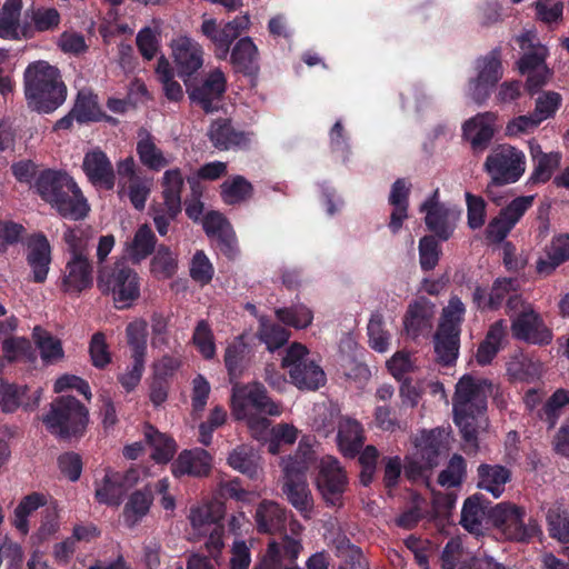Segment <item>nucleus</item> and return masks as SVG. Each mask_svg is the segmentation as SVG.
I'll return each mask as SVG.
<instances>
[{
    "label": "nucleus",
    "mask_w": 569,
    "mask_h": 569,
    "mask_svg": "<svg viewBox=\"0 0 569 569\" xmlns=\"http://www.w3.org/2000/svg\"><path fill=\"white\" fill-rule=\"evenodd\" d=\"M495 116L490 112L481 113L463 124V134L475 150H483L493 136L492 123Z\"/></svg>",
    "instance_id": "473e14b6"
},
{
    "label": "nucleus",
    "mask_w": 569,
    "mask_h": 569,
    "mask_svg": "<svg viewBox=\"0 0 569 569\" xmlns=\"http://www.w3.org/2000/svg\"><path fill=\"white\" fill-rule=\"evenodd\" d=\"M23 79L26 99L39 112H52L67 99V86L59 69L47 61L30 63Z\"/></svg>",
    "instance_id": "7ed1b4c3"
},
{
    "label": "nucleus",
    "mask_w": 569,
    "mask_h": 569,
    "mask_svg": "<svg viewBox=\"0 0 569 569\" xmlns=\"http://www.w3.org/2000/svg\"><path fill=\"white\" fill-rule=\"evenodd\" d=\"M465 306L458 297H452L442 310L441 322L438 329L460 332V323L465 315Z\"/></svg>",
    "instance_id": "774afa93"
},
{
    "label": "nucleus",
    "mask_w": 569,
    "mask_h": 569,
    "mask_svg": "<svg viewBox=\"0 0 569 569\" xmlns=\"http://www.w3.org/2000/svg\"><path fill=\"white\" fill-rule=\"evenodd\" d=\"M247 352L248 347L241 337L227 347L224 352V365L231 381L238 379L241 376L246 367Z\"/></svg>",
    "instance_id": "5fc2aeb1"
},
{
    "label": "nucleus",
    "mask_w": 569,
    "mask_h": 569,
    "mask_svg": "<svg viewBox=\"0 0 569 569\" xmlns=\"http://www.w3.org/2000/svg\"><path fill=\"white\" fill-rule=\"evenodd\" d=\"M500 54L501 50L499 48H495L485 57L479 58L476 63L478 71L476 78L496 86V83L502 77Z\"/></svg>",
    "instance_id": "3c124183"
},
{
    "label": "nucleus",
    "mask_w": 569,
    "mask_h": 569,
    "mask_svg": "<svg viewBox=\"0 0 569 569\" xmlns=\"http://www.w3.org/2000/svg\"><path fill=\"white\" fill-rule=\"evenodd\" d=\"M435 305L427 298L420 297L409 303L403 317V328L408 337L417 339L432 328Z\"/></svg>",
    "instance_id": "dca6fc26"
},
{
    "label": "nucleus",
    "mask_w": 569,
    "mask_h": 569,
    "mask_svg": "<svg viewBox=\"0 0 569 569\" xmlns=\"http://www.w3.org/2000/svg\"><path fill=\"white\" fill-rule=\"evenodd\" d=\"M511 477V470L505 466L481 463L477 468V487L491 493L493 498H499Z\"/></svg>",
    "instance_id": "5701e85b"
},
{
    "label": "nucleus",
    "mask_w": 569,
    "mask_h": 569,
    "mask_svg": "<svg viewBox=\"0 0 569 569\" xmlns=\"http://www.w3.org/2000/svg\"><path fill=\"white\" fill-rule=\"evenodd\" d=\"M172 57L177 72L180 77H190L203 63V50L193 39L179 37L171 43Z\"/></svg>",
    "instance_id": "4468645a"
},
{
    "label": "nucleus",
    "mask_w": 569,
    "mask_h": 569,
    "mask_svg": "<svg viewBox=\"0 0 569 569\" xmlns=\"http://www.w3.org/2000/svg\"><path fill=\"white\" fill-rule=\"evenodd\" d=\"M485 509L480 495H473L466 499L461 510V526L469 532L478 533L482 527Z\"/></svg>",
    "instance_id": "de8ad7c7"
},
{
    "label": "nucleus",
    "mask_w": 569,
    "mask_h": 569,
    "mask_svg": "<svg viewBox=\"0 0 569 569\" xmlns=\"http://www.w3.org/2000/svg\"><path fill=\"white\" fill-rule=\"evenodd\" d=\"M224 91L226 78L219 69L210 72L200 86L191 90L188 89L190 100L199 104L207 113L218 109V102Z\"/></svg>",
    "instance_id": "2eb2a0df"
},
{
    "label": "nucleus",
    "mask_w": 569,
    "mask_h": 569,
    "mask_svg": "<svg viewBox=\"0 0 569 569\" xmlns=\"http://www.w3.org/2000/svg\"><path fill=\"white\" fill-rule=\"evenodd\" d=\"M152 500V493L148 488L134 491L123 509L126 523L131 528L134 527L149 512Z\"/></svg>",
    "instance_id": "79ce46f5"
},
{
    "label": "nucleus",
    "mask_w": 569,
    "mask_h": 569,
    "mask_svg": "<svg viewBox=\"0 0 569 569\" xmlns=\"http://www.w3.org/2000/svg\"><path fill=\"white\" fill-rule=\"evenodd\" d=\"M88 422V409L72 396L54 399L50 411L43 417L48 430L63 439L82 436Z\"/></svg>",
    "instance_id": "423d86ee"
},
{
    "label": "nucleus",
    "mask_w": 569,
    "mask_h": 569,
    "mask_svg": "<svg viewBox=\"0 0 569 569\" xmlns=\"http://www.w3.org/2000/svg\"><path fill=\"white\" fill-rule=\"evenodd\" d=\"M152 179L147 177L134 178L133 181H124L120 193L128 196L130 202L137 210H142L151 192Z\"/></svg>",
    "instance_id": "6e6d98bb"
},
{
    "label": "nucleus",
    "mask_w": 569,
    "mask_h": 569,
    "mask_svg": "<svg viewBox=\"0 0 569 569\" xmlns=\"http://www.w3.org/2000/svg\"><path fill=\"white\" fill-rule=\"evenodd\" d=\"M44 505V497L40 493L33 492L24 497L14 509L13 523L16 528L22 533L28 532V516Z\"/></svg>",
    "instance_id": "e2e57ef3"
},
{
    "label": "nucleus",
    "mask_w": 569,
    "mask_h": 569,
    "mask_svg": "<svg viewBox=\"0 0 569 569\" xmlns=\"http://www.w3.org/2000/svg\"><path fill=\"white\" fill-rule=\"evenodd\" d=\"M207 134L212 146L219 150L243 149L250 142L248 134L237 130L229 119L212 121Z\"/></svg>",
    "instance_id": "f3484780"
},
{
    "label": "nucleus",
    "mask_w": 569,
    "mask_h": 569,
    "mask_svg": "<svg viewBox=\"0 0 569 569\" xmlns=\"http://www.w3.org/2000/svg\"><path fill=\"white\" fill-rule=\"evenodd\" d=\"M441 249L433 236H425L419 241V263L423 271H430L439 262Z\"/></svg>",
    "instance_id": "338daca9"
},
{
    "label": "nucleus",
    "mask_w": 569,
    "mask_h": 569,
    "mask_svg": "<svg viewBox=\"0 0 569 569\" xmlns=\"http://www.w3.org/2000/svg\"><path fill=\"white\" fill-rule=\"evenodd\" d=\"M249 406L260 413L273 417L280 416L282 412L281 405L274 402L268 396L267 389L260 382H252L233 388L232 415L237 420L247 418Z\"/></svg>",
    "instance_id": "1a4fd4ad"
},
{
    "label": "nucleus",
    "mask_w": 569,
    "mask_h": 569,
    "mask_svg": "<svg viewBox=\"0 0 569 569\" xmlns=\"http://www.w3.org/2000/svg\"><path fill=\"white\" fill-rule=\"evenodd\" d=\"M254 519L259 532L273 535L284 528L287 511L276 501L263 500L256 508Z\"/></svg>",
    "instance_id": "bb28decb"
},
{
    "label": "nucleus",
    "mask_w": 569,
    "mask_h": 569,
    "mask_svg": "<svg viewBox=\"0 0 569 569\" xmlns=\"http://www.w3.org/2000/svg\"><path fill=\"white\" fill-rule=\"evenodd\" d=\"M156 237L147 224L141 226L130 244V254L133 260L140 261L148 257L154 249Z\"/></svg>",
    "instance_id": "0e129e2a"
},
{
    "label": "nucleus",
    "mask_w": 569,
    "mask_h": 569,
    "mask_svg": "<svg viewBox=\"0 0 569 569\" xmlns=\"http://www.w3.org/2000/svg\"><path fill=\"white\" fill-rule=\"evenodd\" d=\"M281 491L286 500L303 517L313 509V497L307 478H281Z\"/></svg>",
    "instance_id": "4be33fe9"
},
{
    "label": "nucleus",
    "mask_w": 569,
    "mask_h": 569,
    "mask_svg": "<svg viewBox=\"0 0 569 569\" xmlns=\"http://www.w3.org/2000/svg\"><path fill=\"white\" fill-rule=\"evenodd\" d=\"M338 446L345 457H356L365 443V431L359 421L342 417L338 422Z\"/></svg>",
    "instance_id": "393cba45"
},
{
    "label": "nucleus",
    "mask_w": 569,
    "mask_h": 569,
    "mask_svg": "<svg viewBox=\"0 0 569 569\" xmlns=\"http://www.w3.org/2000/svg\"><path fill=\"white\" fill-rule=\"evenodd\" d=\"M532 40L533 36L531 33H523L518 37L521 49L526 51L519 61V69L522 73L529 70L547 68L545 60L548 49L540 43L535 44Z\"/></svg>",
    "instance_id": "e433bc0d"
},
{
    "label": "nucleus",
    "mask_w": 569,
    "mask_h": 569,
    "mask_svg": "<svg viewBox=\"0 0 569 569\" xmlns=\"http://www.w3.org/2000/svg\"><path fill=\"white\" fill-rule=\"evenodd\" d=\"M336 551L337 557L341 560L340 569H367V561L361 549L348 539H338Z\"/></svg>",
    "instance_id": "864d4df0"
},
{
    "label": "nucleus",
    "mask_w": 569,
    "mask_h": 569,
    "mask_svg": "<svg viewBox=\"0 0 569 569\" xmlns=\"http://www.w3.org/2000/svg\"><path fill=\"white\" fill-rule=\"evenodd\" d=\"M236 71L256 76L259 71V51L250 37L241 38L230 54Z\"/></svg>",
    "instance_id": "c85d7f7f"
},
{
    "label": "nucleus",
    "mask_w": 569,
    "mask_h": 569,
    "mask_svg": "<svg viewBox=\"0 0 569 569\" xmlns=\"http://www.w3.org/2000/svg\"><path fill=\"white\" fill-rule=\"evenodd\" d=\"M289 331L283 327L270 323L264 317L260 318L258 337L267 345L268 350L274 351L282 347L289 339Z\"/></svg>",
    "instance_id": "13d9d810"
},
{
    "label": "nucleus",
    "mask_w": 569,
    "mask_h": 569,
    "mask_svg": "<svg viewBox=\"0 0 569 569\" xmlns=\"http://www.w3.org/2000/svg\"><path fill=\"white\" fill-rule=\"evenodd\" d=\"M208 237L218 240L221 250L231 256L236 250V238L231 224L226 217L218 211L208 212L202 221Z\"/></svg>",
    "instance_id": "a878e982"
},
{
    "label": "nucleus",
    "mask_w": 569,
    "mask_h": 569,
    "mask_svg": "<svg viewBox=\"0 0 569 569\" xmlns=\"http://www.w3.org/2000/svg\"><path fill=\"white\" fill-rule=\"evenodd\" d=\"M144 437L153 449L152 459L160 463H166L172 459L177 450L173 439L159 432L152 426L146 427Z\"/></svg>",
    "instance_id": "a18cd8bd"
},
{
    "label": "nucleus",
    "mask_w": 569,
    "mask_h": 569,
    "mask_svg": "<svg viewBox=\"0 0 569 569\" xmlns=\"http://www.w3.org/2000/svg\"><path fill=\"white\" fill-rule=\"evenodd\" d=\"M492 383L470 375L462 376L452 397L453 421L458 426L468 453H477L478 436L488 428L487 401Z\"/></svg>",
    "instance_id": "f257e3e1"
},
{
    "label": "nucleus",
    "mask_w": 569,
    "mask_h": 569,
    "mask_svg": "<svg viewBox=\"0 0 569 569\" xmlns=\"http://www.w3.org/2000/svg\"><path fill=\"white\" fill-rule=\"evenodd\" d=\"M128 345L132 349V358L144 359L147 350V322L136 320L126 329Z\"/></svg>",
    "instance_id": "680f3d73"
},
{
    "label": "nucleus",
    "mask_w": 569,
    "mask_h": 569,
    "mask_svg": "<svg viewBox=\"0 0 569 569\" xmlns=\"http://www.w3.org/2000/svg\"><path fill=\"white\" fill-rule=\"evenodd\" d=\"M184 186V179L179 169H170L163 173L161 179V189L163 203L171 217H177L181 212V192Z\"/></svg>",
    "instance_id": "7c9ffc66"
},
{
    "label": "nucleus",
    "mask_w": 569,
    "mask_h": 569,
    "mask_svg": "<svg viewBox=\"0 0 569 569\" xmlns=\"http://www.w3.org/2000/svg\"><path fill=\"white\" fill-rule=\"evenodd\" d=\"M506 335L507 327L505 320H498L491 325L476 353V359L479 365L485 366L491 362L501 349Z\"/></svg>",
    "instance_id": "c9c22d12"
},
{
    "label": "nucleus",
    "mask_w": 569,
    "mask_h": 569,
    "mask_svg": "<svg viewBox=\"0 0 569 569\" xmlns=\"http://www.w3.org/2000/svg\"><path fill=\"white\" fill-rule=\"evenodd\" d=\"M22 0H6L0 10V37L17 38Z\"/></svg>",
    "instance_id": "8fccbe9b"
},
{
    "label": "nucleus",
    "mask_w": 569,
    "mask_h": 569,
    "mask_svg": "<svg viewBox=\"0 0 569 569\" xmlns=\"http://www.w3.org/2000/svg\"><path fill=\"white\" fill-rule=\"evenodd\" d=\"M27 261L32 269L33 280L43 282L51 262V247L46 236L39 233L29 240Z\"/></svg>",
    "instance_id": "b1692460"
},
{
    "label": "nucleus",
    "mask_w": 569,
    "mask_h": 569,
    "mask_svg": "<svg viewBox=\"0 0 569 569\" xmlns=\"http://www.w3.org/2000/svg\"><path fill=\"white\" fill-rule=\"evenodd\" d=\"M483 167L491 177L488 184V192L491 194L493 187L516 182L523 174L525 154L512 146L501 144L490 152Z\"/></svg>",
    "instance_id": "0eeeda50"
},
{
    "label": "nucleus",
    "mask_w": 569,
    "mask_h": 569,
    "mask_svg": "<svg viewBox=\"0 0 569 569\" xmlns=\"http://www.w3.org/2000/svg\"><path fill=\"white\" fill-rule=\"evenodd\" d=\"M72 116L81 123L99 120L100 109L96 97L90 92L80 91L72 108Z\"/></svg>",
    "instance_id": "bf43d9fd"
},
{
    "label": "nucleus",
    "mask_w": 569,
    "mask_h": 569,
    "mask_svg": "<svg viewBox=\"0 0 569 569\" xmlns=\"http://www.w3.org/2000/svg\"><path fill=\"white\" fill-rule=\"evenodd\" d=\"M308 349L292 343L282 358L281 366L288 371L291 382L300 390H317L326 381L323 370L308 357Z\"/></svg>",
    "instance_id": "6e6552de"
},
{
    "label": "nucleus",
    "mask_w": 569,
    "mask_h": 569,
    "mask_svg": "<svg viewBox=\"0 0 569 569\" xmlns=\"http://www.w3.org/2000/svg\"><path fill=\"white\" fill-rule=\"evenodd\" d=\"M532 196H522L513 199L487 227V238L493 242H501L523 213L532 206Z\"/></svg>",
    "instance_id": "9b49d317"
},
{
    "label": "nucleus",
    "mask_w": 569,
    "mask_h": 569,
    "mask_svg": "<svg viewBox=\"0 0 569 569\" xmlns=\"http://www.w3.org/2000/svg\"><path fill=\"white\" fill-rule=\"evenodd\" d=\"M126 492V488L122 487L118 472H107L102 483L96 489V498L101 503L119 506Z\"/></svg>",
    "instance_id": "09e8293b"
},
{
    "label": "nucleus",
    "mask_w": 569,
    "mask_h": 569,
    "mask_svg": "<svg viewBox=\"0 0 569 569\" xmlns=\"http://www.w3.org/2000/svg\"><path fill=\"white\" fill-rule=\"evenodd\" d=\"M569 260V234L561 233L553 237L545 248V256L537 261V272L543 276L551 274L560 264Z\"/></svg>",
    "instance_id": "cd10ccee"
},
{
    "label": "nucleus",
    "mask_w": 569,
    "mask_h": 569,
    "mask_svg": "<svg viewBox=\"0 0 569 569\" xmlns=\"http://www.w3.org/2000/svg\"><path fill=\"white\" fill-rule=\"evenodd\" d=\"M69 258H88L91 236L81 228L68 229L63 234Z\"/></svg>",
    "instance_id": "4d7b16f0"
},
{
    "label": "nucleus",
    "mask_w": 569,
    "mask_h": 569,
    "mask_svg": "<svg viewBox=\"0 0 569 569\" xmlns=\"http://www.w3.org/2000/svg\"><path fill=\"white\" fill-rule=\"evenodd\" d=\"M92 271V263L88 258H69L63 270L62 290L68 293L79 295L83 290L91 288L93 283Z\"/></svg>",
    "instance_id": "a211bd4d"
},
{
    "label": "nucleus",
    "mask_w": 569,
    "mask_h": 569,
    "mask_svg": "<svg viewBox=\"0 0 569 569\" xmlns=\"http://www.w3.org/2000/svg\"><path fill=\"white\" fill-rule=\"evenodd\" d=\"M316 458L309 446H299L297 451L282 460V472L284 478H307V472L313 465Z\"/></svg>",
    "instance_id": "58836bf2"
},
{
    "label": "nucleus",
    "mask_w": 569,
    "mask_h": 569,
    "mask_svg": "<svg viewBox=\"0 0 569 569\" xmlns=\"http://www.w3.org/2000/svg\"><path fill=\"white\" fill-rule=\"evenodd\" d=\"M445 432L439 429L421 431L415 438L416 456L427 461V466L437 467L439 457L445 449Z\"/></svg>",
    "instance_id": "c756f323"
},
{
    "label": "nucleus",
    "mask_w": 569,
    "mask_h": 569,
    "mask_svg": "<svg viewBox=\"0 0 569 569\" xmlns=\"http://www.w3.org/2000/svg\"><path fill=\"white\" fill-rule=\"evenodd\" d=\"M211 468V457L204 449L183 450L171 465L174 477L207 476Z\"/></svg>",
    "instance_id": "412c9836"
},
{
    "label": "nucleus",
    "mask_w": 569,
    "mask_h": 569,
    "mask_svg": "<svg viewBox=\"0 0 569 569\" xmlns=\"http://www.w3.org/2000/svg\"><path fill=\"white\" fill-rule=\"evenodd\" d=\"M259 457L253 448L241 445L236 447L228 457V465L239 472L250 477L257 478L259 475L258 466Z\"/></svg>",
    "instance_id": "37998d69"
},
{
    "label": "nucleus",
    "mask_w": 569,
    "mask_h": 569,
    "mask_svg": "<svg viewBox=\"0 0 569 569\" xmlns=\"http://www.w3.org/2000/svg\"><path fill=\"white\" fill-rule=\"evenodd\" d=\"M137 153L141 163L151 170H160L169 164L162 150L157 147L154 138L146 129L138 132Z\"/></svg>",
    "instance_id": "f704fd0d"
},
{
    "label": "nucleus",
    "mask_w": 569,
    "mask_h": 569,
    "mask_svg": "<svg viewBox=\"0 0 569 569\" xmlns=\"http://www.w3.org/2000/svg\"><path fill=\"white\" fill-rule=\"evenodd\" d=\"M97 287L103 296L111 297L119 310L130 308L140 297V277L123 261L99 267Z\"/></svg>",
    "instance_id": "20e7f679"
},
{
    "label": "nucleus",
    "mask_w": 569,
    "mask_h": 569,
    "mask_svg": "<svg viewBox=\"0 0 569 569\" xmlns=\"http://www.w3.org/2000/svg\"><path fill=\"white\" fill-rule=\"evenodd\" d=\"M506 312L511 319V333L515 339L539 346L551 342V330L533 306L521 296H512L506 301Z\"/></svg>",
    "instance_id": "39448f33"
},
{
    "label": "nucleus",
    "mask_w": 569,
    "mask_h": 569,
    "mask_svg": "<svg viewBox=\"0 0 569 569\" xmlns=\"http://www.w3.org/2000/svg\"><path fill=\"white\" fill-rule=\"evenodd\" d=\"M204 548L207 555L193 553L189 557L187 569H219L221 565V550L223 541L221 540V530L216 529L208 537Z\"/></svg>",
    "instance_id": "72a5a7b5"
},
{
    "label": "nucleus",
    "mask_w": 569,
    "mask_h": 569,
    "mask_svg": "<svg viewBox=\"0 0 569 569\" xmlns=\"http://www.w3.org/2000/svg\"><path fill=\"white\" fill-rule=\"evenodd\" d=\"M201 32L214 46L216 57L221 60L227 59L232 42L224 27L219 28L214 19H204L201 24Z\"/></svg>",
    "instance_id": "603ef678"
},
{
    "label": "nucleus",
    "mask_w": 569,
    "mask_h": 569,
    "mask_svg": "<svg viewBox=\"0 0 569 569\" xmlns=\"http://www.w3.org/2000/svg\"><path fill=\"white\" fill-rule=\"evenodd\" d=\"M302 549L299 539L284 536L281 543L272 541L256 569H301L296 560Z\"/></svg>",
    "instance_id": "ddd939ff"
},
{
    "label": "nucleus",
    "mask_w": 569,
    "mask_h": 569,
    "mask_svg": "<svg viewBox=\"0 0 569 569\" xmlns=\"http://www.w3.org/2000/svg\"><path fill=\"white\" fill-rule=\"evenodd\" d=\"M276 315L281 322L297 329L307 328L313 319L312 311L305 306L280 308L276 310Z\"/></svg>",
    "instance_id": "69168bd1"
},
{
    "label": "nucleus",
    "mask_w": 569,
    "mask_h": 569,
    "mask_svg": "<svg viewBox=\"0 0 569 569\" xmlns=\"http://www.w3.org/2000/svg\"><path fill=\"white\" fill-rule=\"evenodd\" d=\"M482 557H472L465 551L462 543L459 539H450L445 546L441 560L442 569H476L475 561Z\"/></svg>",
    "instance_id": "ea45409f"
},
{
    "label": "nucleus",
    "mask_w": 569,
    "mask_h": 569,
    "mask_svg": "<svg viewBox=\"0 0 569 569\" xmlns=\"http://www.w3.org/2000/svg\"><path fill=\"white\" fill-rule=\"evenodd\" d=\"M460 332L438 329L435 335V351L437 359L443 365H451L456 361L459 351Z\"/></svg>",
    "instance_id": "49530a36"
},
{
    "label": "nucleus",
    "mask_w": 569,
    "mask_h": 569,
    "mask_svg": "<svg viewBox=\"0 0 569 569\" xmlns=\"http://www.w3.org/2000/svg\"><path fill=\"white\" fill-rule=\"evenodd\" d=\"M519 283L516 279L512 278H499L497 279L489 292L488 303L489 309L496 310L501 307L503 300L508 299L512 296H520L518 293Z\"/></svg>",
    "instance_id": "052dcab7"
},
{
    "label": "nucleus",
    "mask_w": 569,
    "mask_h": 569,
    "mask_svg": "<svg viewBox=\"0 0 569 569\" xmlns=\"http://www.w3.org/2000/svg\"><path fill=\"white\" fill-rule=\"evenodd\" d=\"M549 536L559 542H569V510L560 503L551 505L546 511Z\"/></svg>",
    "instance_id": "a19ab883"
},
{
    "label": "nucleus",
    "mask_w": 569,
    "mask_h": 569,
    "mask_svg": "<svg viewBox=\"0 0 569 569\" xmlns=\"http://www.w3.org/2000/svg\"><path fill=\"white\" fill-rule=\"evenodd\" d=\"M32 338L40 350L41 360L47 365L61 361L64 358L62 342L49 331L37 326L33 328Z\"/></svg>",
    "instance_id": "4c0bfd02"
},
{
    "label": "nucleus",
    "mask_w": 569,
    "mask_h": 569,
    "mask_svg": "<svg viewBox=\"0 0 569 569\" xmlns=\"http://www.w3.org/2000/svg\"><path fill=\"white\" fill-rule=\"evenodd\" d=\"M38 194L67 219L80 220L90 208L72 177L63 171L44 170L34 183Z\"/></svg>",
    "instance_id": "f03ea898"
},
{
    "label": "nucleus",
    "mask_w": 569,
    "mask_h": 569,
    "mask_svg": "<svg viewBox=\"0 0 569 569\" xmlns=\"http://www.w3.org/2000/svg\"><path fill=\"white\" fill-rule=\"evenodd\" d=\"M510 517L508 523L501 529L507 539L517 542H529L533 538L542 536L541 527L536 519L529 518L525 522V510L522 508Z\"/></svg>",
    "instance_id": "2f4dec72"
},
{
    "label": "nucleus",
    "mask_w": 569,
    "mask_h": 569,
    "mask_svg": "<svg viewBox=\"0 0 569 569\" xmlns=\"http://www.w3.org/2000/svg\"><path fill=\"white\" fill-rule=\"evenodd\" d=\"M436 196L437 192L426 200L420 210L426 212L425 222L427 228L439 239L448 240L453 232L460 212L438 202Z\"/></svg>",
    "instance_id": "f8f14e48"
},
{
    "label": "nucleus",
    "mask_w": 569,
    "mask_h": 569,
    "mask_svg": "<svg viewBox=\"0 0 569 569\" xmlns=\"http://www.w3.org/2000/svg\"><path fill=\"white\" fill-rule=\"evenodd\" d=\"M226 512L224 505L219 500H212L201 506L192 507L190 509L189 520L198 536L209 535L217 528L223 535V528L219 521L223 518Z\"/></svg>",
    "instance_id": "6ab92c4d"
},
{
    "label": "nucleus",
    "mask_w": 569,
    "mask_h": 569,
    "mask_svg": "<svg viewBox=\"0 0 569 569\" xmlns=\"http://www.w3.org/2000/svg\"><path fill=\"white\" fill-rule=\"evenodd\" d=\"M316 486L328 506H342L343 493L348 487V478L336 458L326 457L321 460Z\"/></svg>",
    "instance_id": "9d476101"
},
{
    "label": "nucleus",
    "mask_w": 569,
    "mask_h": 569,
    "mask_svg": "<svg viewBox=\"0 0 569 569\" xmlns=\"http://www.w3.org/2000/svg\"><path fill=\"white\" fill-rule=\"evenodd\" d=\"M83 171L93 183L110 190L114 186V170L107 154L101 150L86 153L82 163Z\"/></svg>",
    "instance_id": "aec40b11"
},
{
    "label": "nucleus",
    "mask_w": 569,
    "mask_h": 569,
    "mask_svg": "<svg viewBox=\"0 0 569 569\" xmlns=\"http://www.w3.org/2000/svg\"><path fill=\"white\" fill-rule=\"evenodd\" d=\"M252 184L242 176H234L222 182L220 194L227 204H238L251 198Z\"/></svg>",
    "instance_id": "c03bdc74"
}]
</instances>
